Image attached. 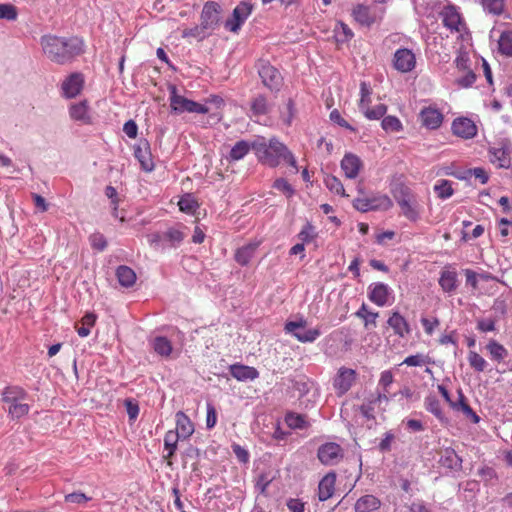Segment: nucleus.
<instances>
[{"mask_svg":"<svg viewBox=\"0 0 512 512\" xmlns=\"http://www.w3.org/2000/svg\"><path fill=\"white\" fill-rule=\"evenodd\" d=\"M253 151L262 164L271 168L277 167L283 161L298 170L293 153L276 138H271L268 142L263 137L254 140Z\"/></svg>","mask_w":512,"mask_h":512,"instance_id":"obj_2","label":"nucleus"},{"mask_svg":"<svg viewBox=\"0 0 512 512\" xmlns=\"http://www.w3.org/2000/svg\"><path fill=\"white\" fill-rule=\"evenodd\" d=\"M257 248L258 243H249L238 248L234 256L235 261L241 266L248 265L250 260L254 257Z\"/></svg>","mask_w":512,"mask_h":512,"instance_id":"obj_31","label":"nucleus"},{"mask_svg":"<svg viewBox=\"0 0 512 512\" xmlns=\"http://www.w3.org/2000/svg\"><path fill=\"white\" fill-rule=\"evenodd\" d=\"M90 243L94 249L103 251L107 246L105 237L100 233H95L90 236Z\"/></svg>","mask_w":512,"mask_h":512,"instance_id":"obj_61","label":"nucleus"},{"mask_svg":"<svg viewBox=\"0 0 512 512\" xmlns=\"http://www.w3.org/2000/svg\"><path fill=\"white\" fill-rule=\"evenodd\" d=\"M134 156L139 161L141 168L146 172L154 170V162L150 151V144L146 139H140L134 148Z\"/></svg>","mask_w":512,"mask_h":512,"instance_id":"obj_14","label":"nucleus"},{"mask_svg":"<svg viewBox=\"0 0 512 512\" xmlns=\"http://www.w3.org/2000/svg\"><path fill=\"white\" fill-rule=\"evenodd\" d=\"M383 10L362 4L357 5L352 12L354 19L362 26L370 27L382 18Z\"/></svg>","mask_w":512,"mask_h":512,"instance_id":"obj_11","label":"nucleus"},{"mask_svg":"<svg viewBox=\"0 0 512 512\" xmlns=\"http://www.w3.org/2000/svg\"><path fill=\"white\" fill-rule=\"evenodd\" d=\"M352 30L344 23H340L339 27L336 29V39L338 42H346L352 39L353 37Z\"/></svg>","mask_w":512,"mask_h":512,"instance_id":"obj_54","label":"nucleus"},{"mask_svg":"<svg viewBox=\"0 0 512 512\" xmlns=\"http://www.w3.org/2000/svg\"><path fill=\"white\" fill-rule=\"evenodd\" d=\"M253 5L248 1L240 2L233 10L231 18L225 21V28L233 33L239 31L241 26L250 16Z\"/></svg>","mask_w":512,"mask_h":512,"instance_id":"obj_8","label":"nucleus"},{"mask_svg":"<svg viewBox=\"0 0 512 512\" xmlns=\"http://www.w3.org/2000/svg\"><path fill=\"white\" fill-rule=\"evenodd\" d=\"M393 383V374L391 371L386 370L381 373L378 385L389 392V386Z\"/></svg>","mask_w":512,"mask_h":512,"instance_id":"obj_64","label":"nucleus"},{"mask_svg":"<svg viewBox=\"0 0 512 512\" xmlns=\"http://www.w3.org/2000/svg\"><path fill=\"white\" fill-rule=\"evenodd\" d=\"M498 51L505 57H512V31L506 30L498 39Z\"/></svg>","mask_w":512,"mask_h":512,"instance_id":"obj_37","label":"nucleus"},{"mask_svg":"<svg viewBox=\"0 0 512 512\" xmlns=\"http://www.w3.org/2000/svg\"><path fill=\"white\" fill-rule=\"evenodd\" d=\"M419 116L422 125L428 129H437L443 121L442 113L438 109L432 107L422 109Z\"/></svg>","mask_w":512,"mask_h":512,"instance_id":"obj_23","label":"nucleus"},{"mask_svg":"<svg viewBox=\"0 0 512 512\" xmlns=\"http://www.w3.org/2000/svg\"><path fill=\"white\" fill-rule=\"evenodd\" d=\"M452 131L455 135L469 139L477 134L474 122L468 118H457L452 123Z\"/></svg>","mask_w":512,"mask_h":512,"instance_id":"obj_20","label":"nucleus"},{"mask_svg":"<svg viewBox=\"0 0 512 512\" xmlns=\"http://www.w3.org/2000/svg\"><path fill=\"white\" fill-rule=\"evenodd\" d=\"M318 459L324 465H334L342 458V448L336 443H326L319 447Z\"/></svg>","mask_w":512,"mask_h":512,"instance_id":"obj_15","label":"nucleus"},{"mask_svg":"<svg viewBox=\"0 0 512 512\" xmlns=\"http://www.w3.org/2000/svg\"><path fill=\"white\" fill-rule=\"evenodd\" d=\"M251 111L255 116L266 115L270 111V104L264 95H257L251 101Z\"/></svg>","mask_w":512,"mask_h":512,"instance_id":"obj_38","label":"nucleus"},{"mask_svg":"<svg viewBox=\"0 0 512 512\" xmlns=\"http://www.w3.org/2000/svg\"><path fill=\"white\" fill-rule=\"evenodd\" d=\"M84 86V78L81 73H72L62 82V93L66 98H75L80 94Z\"/></svg>","mask_w":512,"mask_h":512,"instance_id":"obj_17","label":"nucleus"},{"mask_svg":"<svg viewBox=\"0 0 512 512\" xmlns=\"http://www.w3.org/2000/svg\"><path fill=\"white\" fill-rule=\"evenodd\" d=\"M467 174L469 176H474L476 179H478L480 181L481 184L487 183V181L489 179L487 172L485 171V169H483L481 167L469 169L467 171Z\"/></svg>","mask_w":512,"mask_h":512,"instance_id":"obj_62","label":"nucleus"},{"mask_svg":"<svg viewBox=\"0 0 512 512\" xmlns=\"http://www.w3.org/2000/svg\"><path fill=\"white\" fill-rule=\"evenodd\" d=\"M486 350L491 359L496 362H501L508 356V350L496 340H490L486 345Z\"/></svg>","mask_w":512,"mask_h":512,"instance_id":"obj_36","label":"nucleus"},{"mask_svg":"<svg viewBox=\"0 0 512 512\" xmlns=\"http://www.w3.org/2000/svg\"><path fill=\"white\" fill-rule=\"evenodd\" d=\"M285 422L292 429H305L309 426V423L304 415L293 412L287 413Z\"/></svg>","mask_w":512,"mask_h":512,"instance_id":"obj_41","label":"nucleus"},{"mask_svg":"<svg viewBox=\"0 0 512 512\" xmlns=\"http://www.w3.org/2000/svg\"><path fill=\"white\" fill-rule=\"evenodd\" d=\"M44 55L52 62L65 65L84 52V43L78 37L44 35L40 39Z\"/></svg>","mask_w":512,"mask_h":512,"instance_id":"obj_1","label":"nucleus"},{"mask_svg":"<svg viewBox=\"0 0 512 512\" xmlns=\"http://www.w3.org/2000/svg\"><path fill=\"white\" fill-rule=\"evenodd\" d=\"M324 183H325V186L327 187V189L330 192H332L334 194H337V195H340V196H343V197L348 196L345 193V189L343 187V184L341 183V181L336 176L326 175L325 178H324Z\"/></svg>","mask_w":512,"mask_h":512,"instance_id":"obj_42","label":"nucleus"},{"mask_svg":"<svg viewBox=\"0 0 512 512\" xmlns=\"http://www.w3.org/2000/svg\"><path fill=\"white\" fill-rule=\"evenodd\" d=\"M439 462L441 466L451 471L457 472L462 468V459L452 448H445L441 451Z\"/></svg>","mask_w":512,"mask_h":512,"instance_id":"obj_25","label":"nucleus"},{"mask_svg":"<svg viewBox=\"0 0 512 512\" xmlns=\"http://www.w3.org/2000/svg\"><path fill=\"white\" fill-rule=\"evenodd\" d=\"M170 106L172 111L177 114H181L184 112L188 113H197V114H207L209 109L207 106L195 102L193 100L187 99L186 97L179 95L177 93V88L175 86H170Z\"/></svg>","mask_w":512,"mask_h":512,"instance_id":"obj_7","label":"nucleus"},{"mask_svg":"<svg viewBox=\"0 0 512 512\" xmlns=\"http://www.w3.org/2000/svg\"><path fill=\"white\" fill-rule=\"evenodd\" d=\"M381 501L374 495H364L360 497L355 505L354 510L355 512H373L380 508Z\"/></svg>","mask_w":512,"mask_h":512,"instance_id":"obj_29","label":"nucleus"},{"mask_svg":"<svg viewBox=\"0 0 512 512\" xmlns=\"http://www.w3.org/2000/svg\"><path fill=\"white\" fill-rule=\"evenodd\" d=\"M485 13L500 16L505 10V0H477Z\"/></svg>","mask_w":512,"mask_h":512,"instance_id":"obj_35","label":"nucleus"},{"mask_svg":"<svg viewBox=\"0 0 512 512\" xmlns=\"http://www.w3.org/2000/svg\"><path fill=\"white\" fill-rule=\"evenodd\" d=\"M476 81V75L472 70H467L465 75L457 78L456 83L462 88L471 87Z\"/></svg>","mask_w":512,"mask_h":512,"instance_id":"obj_58","label":"nucleus"},{"mask_svg":"<svg viewBox=\"0 0 512 512\" xmlns=\"http://www.w3.org/2000/svg\"><path fill=\"white\" fill-rule=\"evenodd\" d=\"M496 319L480 318L477 320V329L483 333L495 331Z\"/></svg>","mask_w":512,"mask_h":512,"instance_id":"obj_55","label":"nucleus"},{"mask_svg":"<svg viewBox=\"0 0 512 512\" xmlns=\"http://www.w3.org/2000/svg\"><path fill=\"white\" fill-rule=\"evenodd\" d=\"M69 115L72 120L83 125L92 124V117L87 100L74 103L69 107Z\"/></svg>","mask_w":512,"mask_h":512,"instance_id":"obj_19","label":"nucleus"},{"mask_svg":"<svg viewBox=\"0 0 512 512\" xmlns=\"http://www.w3.org/2000/svg\"><path fill=\"white\" fill-rule=\"evenodd\" d=\"M424 407L428 412L432 413L437 419L441 421L444 420L445 417L441 409V404L436 396H427L424 400Z\"/></svg>","mask_w":512,"mask_h":512,"instance_id":"obj_39","label":"nucleus"},{"mask_svg":"<svg viewBox=\"0 0 512 512\" xmlns=\"http://www.w3.org/2000/svg\"><path fill=\"white\" fill-rule=\"evenodd\" d=\"M356 380V371L351 368L341 367L333 381V386L338 396H343L353 386Z\"/></svg>","mask_w":512,"mask_h":512,"instance_id":"obj_12","label":"nucleus"},{"mask_svg":"<svg viewBox=\"0 0 512 512\" xmlns=\"http://www.w3.org/2000/svg\"><path fill=\"white\" fill-rule=\"evenodd\" d=\"M254 141L248 142L245 140H240L235 143V145L231 148L230 153L227 157L229 162H235L242 160L250 150L253 151Z\"/></svg>","mask_w":512,"mask_h":512,"instance_id":"obj_30","label":"nucleus"},{"mask_svg":"<svg viewBox=\"0 0 512 512\" xmlns=\"http://www.w3.org/2000/svg\"><path fill=\"white\" fill-rule=\"evenodd\" d=\"M263 84L270 90H279L282 77L279 71L269 63H263L259 69Z\"/></svg>","mask_w":512,"mask_h":512,"instance_id":"obj_16","label":"nucleus"},{"mask_svg":"<svg viewBox=\"0 0 512 512\" xmlns=\"http://www.w3.org/2000/svg\"><path fill=\"white\" fill-rule=\"evenodd\" d=\"M273 188L285 194L288 198L292 197L295 193L294 188L284 178H278L273 183Z\"/></svg>","mask_w":512,"mask_h":512,"instance_id":"obj_52","label":"nucleus"},{"mask_svg":"<svg viewBox=\"0 0 512 512\" xmlns=\"http://www.w3.org/2000/svg\"><path fill=\"white\" fill-rule=\"evenodd\" d=\"M229 370L231 375L238 381H253L259 376L256 368L242 364H233Z\"/></svg>","mask_w":512,"mask_h":512,"instance_id":"obj_28","label":"nucleus"},{"mask_svg":"<svg viewBox=\"0 0 512 512\" xmlns=\"http://www.w3.org/2000/svg\"><path fill=\"white\" fill-rule=\"evenodd\" d=\"M368 298L377 306L384 307L393 299V290L385 283H372L368 287Z\"/></svg>","mask_w":512,"mask_h":512,"instance_id":"obj_10","label":"nucleus"},{"mask_svg":"<svg viewBox=\"0 0 512 512\" xmlns=\"http://www.w3.org/2000/svg\"><path fill=\"white\" fill-rule=\"evenodd\" d=\"M441 17L444 26L451 31L461 32L462 28H464L460 13L453 6L444 7L441 12Z\"/></svg>","mask_w":512,"mask_h":512,"instance_id":"obj_18","label":"nucleus"},{"mask_svg":"<svg viewBox=\"0 0 512 512\" xmlns=\"http://www.w3.org/2000/svg\"><path fill=\"white\" fill-rule=\"evenodd\" d=\"M355 315L364 320L366 328H368L370 325L376 327V319L378 318L379 313L369 311L366 304L363 303Z\"/></svg>","mask_w":512,"mask_h":512,"instance_id":"obj_44","label":"nucleus"},{"mask_svg":"<svg viewBox=\"0 0 512 512\" xmlns=\"http://www.w3.org/2000/svg\"><path fill=\"white\" fill-rule=\"evenodd\" d=\"M427 363H429V357L423 354L410 355L406 357L402 362V364L413 367L422 366Z\"/></svg>","mask_w":512,"mask_h":512,"instance_id":"obj_53","label":"nucleus"},{"mask_svg":"<svg viewBox=\"0 0 512 512\" xmlns=\"http://www.w3.org/2000/svg\"><path fill=\"white\" fill-rule=\"evenodd\" d=\"M336 474L334 472L327 473L319 482L318 498L320 501L329 499L335 491Z\"/></svg>","mask_w":512,"mask_h":512,"instance_id":"obj_26","label":"nucleus"},{"mask_svg":"<svg viewBox=\"0 0 512 512\" xmlns=\"http://www.w3.org/2000/svg\"><path fill=\"white\" fill-rule=\"evenodd\" d=\"M117 279L123 287H131L136 282L135 272L128 266L121 265L116 270Z\"/></svg>","mask_w":512,"mask_h":512,"instance_id":"obj_33","label":"nucleus"},{"mask_svg":"<svg viewBox=\"0 0 512 512\" xmlns=\"http://www.w3.org/2000/svg\"><path fill=\"white\" fill-rule=\"evenodd\" d=\"M468 362L471 368L477 372H483L487 367V361L475 351H469Z\"/></svg>","mask_w":512,"mask_h":512,"instance_id":"obj_49","label":"nucleus"},{"mask_svg":"<svg viewBox=\"0 0 512 512\" xmlns=\"http://www.w3.org/2000/svg\"><path fill=\"white\" fill-rule=\"evenodd\" d=\"M271 481H272V478H270L268 474L261 473L257 477L256 483H255V488L261 494H264L266 492L268 486L270 485Z\"/></svg>","mask_w":512,"mask_h":512,"instance_id":"obj_59","label":"nucleus"},{"mask_svg":"<svg viewBox=\"0 0 512 512\" xmlns=\"http://www.w3.org/2000/svg\"><path fill=\"white\" fill-rule=\"evenodd\" d=\"M372 88L369 83L362 81L360 83V100L358 103L359 110H363L371 103Z\"/></svg>","mask_w":512,"mask_h":512,"instance_id":"obj_47","label":"nucleus"},{"mask_svg":"<svg viewBox=\"0 0 512 512\" xmlns=\"http://www.w3.org/2000/svg\"><path fill=\"white\" fill-rule=\"evenodd\" d=\"M222 8L214 1L207 2L201 12V27L206 31H214L220 23Z\"/></svg>","mask_w":512,"mask_h":512,"instance_id":"obj_9","label":"nucleus"},{"mask_svg":"<svg viewBox=\"0 0 512 512\" xmlns=\"http://www.w3.org/2000/svg\"><path fill=\"white\" fill-rule=\"evenodd\" d=\"M359 196L353 200V207L362 213L369 211H387L392 208L391 198L382 193H374L370 196L364 193L361 186L357 188Z\"/></svg>","mask_w":512,"mask_h":512,"instance_id":"obj_4","label":"nucleus"},{"mask_svg":"<svg viewBox=\"0 0 512 512\" xmlns=\"http://www.w3.org/2000/svg\"><path fill=\"white\" fill-rule=\"evenodd\" d=\"M457 282V273L455 271L445 270L441 273L439 285L445 292L451 293L455 291L458 286Z\"/></svg>","mask_w":512,"mask_h":512,"instance_id":"obj_34","label":"nucleus"},{"mask_svg":"<svg viewBox=\"0 0 512 512\" xmlns=\"http://www.w3.org/2000/svg\"><path fill=\"white\" fill-rule=\"evenodd\" d=\"M299 239L303 242V244L306 242L312 241L314 237V228L311 224L307 223L303 229L298 234Z\"/></svg>","mask_w":512,"mask_h":512,"instance_id":"obj_63","label":"nucleus"},{"mask_svg":"<svg viewBox=\"0 0 512 512\" xmlns=\"http://www.w3.org/2000/svg\"><path fill=\"white\" fill-rule=\"evenodd\" d=\"M387 324L393 329L394 334L400 338H404L411 333L408 321L397 311L391 313Z\"/></svg>","mask_w":512,"mask_h":512,"instance_id":"obj_22","label":"nucleus"},{"mask_svg":"<svg viewBox=\"0 0 512 512\" xmlns=\"http://www.w3.org/2000/svg\"><path fill=\"white\" fill-rule=\"evenodd\" d=\"M284 330L302 343H312L321 335V331L318 328H308L307 320L303 317L286 322Z\"/></svg>","mask_w":512,"mask_h":512,"instance_id":"obj_6","label":"nucleus"},{"mask_svg":"<svg viewBox=\"0 0 512 512\" xmlns=\"http://www.w3.org/2000/svg\"><path fill=\"white\" fill-rule=\"evenodd\" d=\"M394 198L408 220L416 222L420 219L421 205L417 196L408 187L400 185L394 192Z\"/></svg>","mask_w":512,"mask_h":512,"instance_id":"obj_5","label":"nucleus"},{"mask_svg":"<svg viewBox=\"0 0 512 512\" xmlns=\"http://www.w3.org/2000/svg\"><path fill=\"white\" fill-rule=\"evenodd\" d=\"M175 418L176 431H174V433L182 439L189 438L194 432V426L190 418L182 411H178L175 415Z\"/></svg>","mask_w":512,"mask_h":512,"instance_id":"obj_27","label":"nucleus"},{"mask_svg":"<svg viewBox=\"0 0 512 512\" xmlns=\"http://www.w3.org/2000/svg\"><path fill=\"white\" fill-rule=\"evenodd\" d=\"M148 243L150 246H152L154 249H164L165 243H164V234L163 232H155L151 233L147 236Z\"/></svg>","mask_w":512,"mask_h":512,"instance_id":"obj_56","label":"nucleus"},{"mask_svg":"<svg viewBox=\"0 0 512 512\" xmlns=\"http://www.w3.org/2000/svg\"><path fill=\"white\" fill-rule=\"evenodd\" d=\"M207 415H206V428L212 429L215 427L217 423V412L214 405L211 402H208L206 405Z\"/></svg>","mask_w":512,"mask_h":512,"instance_id":"obj_57","label":"nucleus"},{"mask_svg":"<svg viewBox=\"0 0 512 512\" xmlns=\"http://www.w3.org/2000/svg\"><path fill=\"white\" fill-rule=\"evenodd\" d=\"M361 112L369 120H379L386 114L387 106L385 104H378L372 108L367 106Z\"/></svg>","mask_w":512,"mask_h":512,"instance_id":"obj_46","label":"nucleus"},{"mask_svg":"<svg viewBox=\"0 0 512 512\" xmlns=\"http://www.w3.org/2000/svg\"><path fill=\"white\" fill-rule=\"evenodd\" d=\"M151 346L155 353L166 358L169 357L173 351L171 341L164 336H156L151 341Z\"/></svg>","mask_w":512,"mask_h":512,"instance_id":"obj_32","label":"nucleus"},{"mask_svg":"<svg viewBox=\"0 0 512 512\" xmlns=\"http://www.w3.org/2000/svg\"><path fill=\"white\" fill-rule=\"evenodd\" d=\"M182 439L173 430L168 431L164 436V447L168 453L164 456L165 459H170L177 450L178 440Z\"/></svg>","mask_w":512,"mask_h":512,"instance_id":"obj_40","label":"nucleus"},{"mask_svg":"<svg viewBox=\"0 0 512 512\" xmlns=\"http://www.w3.org/2000/svg\"><path fill=\"white\" fill-rule=\"evenodd\" d=\"M90 500V497L86 496L82 492H73L65 496V502L73 504H84Z\"/></svg>","mask_w":512,"mask_h":512,"instance_id":"obj_60","label":"nucleus"},{"mask_svg":"<svg viewBox=\"0 0 512 512\" xmlns=\"http://www.w3.org/2000/svg\"><path fill=\"white\" fill-rule=\"evenodd\" d=\"M17 8L12 4H0V19L14 21L17 19Z\"/></svg>","mask_w":512,"mask_h":512,"instance_id":"obj_51","label":"nucleus"},{"mask_svg":"<svg viewBox=\"0 0 512 512\" xmlns=\"http://www.w3.org/2000/svg\"><path fill=\"white\" fill-rule=\"evenodd\" d=\"M416 65V57L412 50L407 48L397 49L393 57V67L402 73L412 71Z\"/></svg>","mask_w":512,"mask_h":512,"instance_id":"obj_13","label":"nucleus"},{"mask_svg":"<svg viewBox=\"0 0 512 512\" xmlns=\"http://www.w3.org/2000/svg\"><path fill=\"white\" fill-rule=\"evenodd\" d=\"M362 168L361 159L352 153H347L341 160V169L349 179H355Z\"/></svg>","mask_w":512,"mask_h":512,"instance_id":"obj_21","label":"nucleus"},{"mask_svg":"<svg viewBox=\"0 0 512 512\" xmlns=\"http://www.w3.org/2000/svg\"><path fill=\"white\" fill-rule=\"evenodd\" d=\"M378 402L375 400L374 395L366 398L364 402L359 406L360 413L367 419L373 420L375 419V405Z\"/></svg>","mask_w":512,"mask_h":512,"instance_id":"obj_45","label":"nucleus"},{"mask_svg":"<svg viewBox=\"0 0 512 512\" xmlns=\"http://www.w3.org/2000/svg\"><path fill=\"white\" fill-rule=\"evenodd\" d=\"M182 224H177L174 227H169L166 231L163 232L164 234V243L165 248L171 247L176 248L178 247L182 241L186 237V233L183 231L185 229Z\"/></svg>","mask_w":512,"mask_h":512,"instance_id":"obj_24","label":"nucleus"},{"mask_svg":"<svg viewBox=\"0 0 512 512\" xmlns=\"http://www.w3.org/2000/svg\"><path fill=\"white\" fill-rule=\"evenodd\" d=\"M28 399L26 390L17 385L7 386L2 392V401L7 406L9 417L13 420H18L29 413Z\"/></svg>","mask_w":512,"mask_h":512,"instance_id":"obj_3","label":"nucleus"},{"mask_svg":"<svg viewBox=\"0 0 512 512\" xmlns=\"http://www.w3.org/2000/svg\"><path fill=\"white\" fill-rule=\"evenodd\" d=\"M179 209L187 214H194L199 207L192 194H185L178 202Z\"/></svg>","mask_w":512,"mask_h":512,"instance_id":"obj_43","label":"nucleus"},{"mask_svg":"<svg viewBox=\"0 0 512 512\" xmlns=\"http://www.w3.org/2000/svg\"><path fill=\"white\" fill-rule=\"evenodd\" d=\"M434 191L441 199H447L453 195L452 183L449 180H439L434 186Z\"/></svg>","mask_w":512,"mask_h":512,"instance_id":"obj_48","label":"nucleus"},{"mask_svg":"<svg viewBox=\"0 0 512 512\" xmlns=\"http://www.w3.org/2000/svg\"><path fill=\"white\" fill-rule=\"evenodd\" d=\"M381 126L387 132H399L402 130V123L395 116L384 117L381 122Z\"/></svg>","mask_w":512,"mask_h":512,"instance_id":"obj_50","label":"nucleus"}]
</instances>
